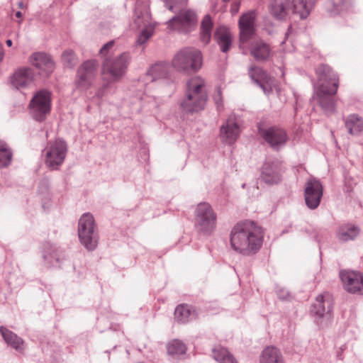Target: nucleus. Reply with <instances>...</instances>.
Instances as JSON below:
<instances>
[{"mask_svg": "<svg viewBox=\"0 0 363 363\" xmlns=\"http://www.w3.org/2000/svg\"><path fill=\"white\" fill-rule=\"evenodd\" d=\"M318 91H337L339 85L338 75L329 67L322 66L317 69Z\"/></svg>", "mask_w": 363, "mask_h": 363, "instance_id": "nucleus-15", "label": "nucleus"}, {"mask_svg": "<svg viewBox=\"0 0 363 363\" xmlns=\"http://www.w3.org/2000/svg\"><path fill=\"white\" fill-rule=\"evenodd\" d=\"M212 27L211 18L209 15H206L201 21V39L205 44L208 43L211 40Z\"/></svg>", "mask_w": 363, "mask_h": 363, "instance_id": "nucleus-36", "label": "nucleus"}, {"mask_svg": "<svg viewBox=\"0 0 363 363\" xmlns=\"http://www.w3.org/2000/svg\"><path fill=\"white\" fill-rule=\"evenodd\" d=\"M12 152L7 144L0 140V168L7 167L11 162Z\"/></svg>", "mask_w": 363, "mask_h": 363, "instance_id": "nucleus-37", "label": "nucleus"}, {"mask_svg": "<svg viewBox=\"0 0 363 363\" xmlns=\"http://www.w3.org/2000/svg\"><path fill=\"white\" fill-rule=\"evenodd\" d=\"M259 363H283L281 354L275 347H267L262 352Z\"/></svg>", "mask_w": 363, "mask_h": 363, "instance_id": "nucleus-31", "label": "nucleus"}, {"mask_svg": "<svg viewBox=\"0 0 363 363\" xmlns=\"http://www.w3.org/2000/svg\"><path fill=\"white\" fill-rule=\"evenodd\" d=\"M50 92H35L28 104L30 116L38 122H43L51 111Z\"/></svg>", "mask_w": 363, "mask_h": 363, "instance_id": "nucleus-7", "label": "nucleus"}, {"mask_svg": "<svg viewBox=\"0 0 363 363\" xmlns=\"http://www.w3.org/2000/svg\"><path fill=\"white\" fill-rule=\"evenodd\" d=\"M249 75L264 91L272 90L275 88L274 79L261 67H251L249 69Z\"/></svg>", "mask_w": 363, "mask_h": 363, "instance_id": "nucleus-21", "label": "nucleus"}, {"mask_svg": "<svg viewBox=\"0 0 363 363\" xmlns=\"http://www.w3.org/2000/svg\"><path fill=\"white\" fill-rule=\"evenodd\" d=\"M207 100L206 92H187L181 101L180 108L184 113H194L203 110Z\"/></svg>", "mask_w": 363, "mask_h": 363, "instance_id": "nucleus-12", "label": "nucleus"}, {"mask_svg": "<svg viewBox=\"0 0 363 363\" xmlns=\"http://www.w3.org/2000/svg\"><path fill=\"white\" fill-rule=\"evenodd\" d=\"M333 310V301L329 294L325 293L318 296L312 306L311 313L316 318L330 316Z\"/></svg>", "mask_w": 363, "mask_h": 363, "instance_id": "nucleus-20", "label": "nucleus"}, {"mask_svg": "<svg viewBox=\"0 0 363 363\" xmlns=\"http://www.w3.org/2000/svg\"><path fill=\"white\" fill-rule=\"evenodd\" d=\"M282 167L278 160H267L264 162L260 178L267 184H276L281 180Z\"/></svg>", "mask_w": 363, "mask_h": 363, "instance_id": "nucleus-13", "label": "nucleus"}, {"mask_svg": "<svg viewBox=\"0 0 363 363\" xmlns=\"http://www.w3.org/2000/svg\"><path fill=\"white\" fill-rule=\"evenodd\" d=\"M18 6L20 9H24L25 8V6H24V4L23 2H19L18 3Z\"/></svg>", "mask_w": 363, "mask_h": 363, "instance_id": "nucleus-49", "label": "nucleus"}, {"mask_svg": "<svg viewBox=\"0 0 363 363\" xmlns=\"http://www.w3.org/2000/svg\"><path fill=\"white\" fill-rule=\"evenodd\" d=\"M315 3V0H293L291 10L301 19L306 18L313 9Z\"/></svg>", "mask_w": 363, "mask_h": 363, "instance_id": "nucleus-27", "label": "nucleus"}, {"mask_svg": "<svg viewBox=\"0 0 363 363\" xmlns=\"http://www.w3.org/2000/svg\"><path fill=\"white\" fill-rule=\"evenodd\" d=\"M6 45L9 46V47H11L12 45V40H7L6 42Z\"/></svg>", "mask_w": 363, "mask_h": 363, "instance_id": "nucleus-48", "label": "nucleus"}, {"mask_svg": "<svg viewBox=\"0 0 363 363\" xmlns=\"http://www.w3.org/2000/svg\"><path fill=\"white\" fill-rule=\"evenodd\" d=\"M167 74V66L164 64H156L150 67L149 69L147 77L150 78L152 82L157 80H162L163 84L167 82L165 77Z\"/></svg>", "mask_w": 363, "mask_h": 363, "instance_id": "nucleus-32", "label": "nucleus"}, {"mask_svg": "<svg viewBox=\"0 0 363 363\" xmlns=\"http://www.w3.org/2000/svg\"><path fill=\"white\" fill-rule=\"evenodd\" d=\"M250 52L257 60H266L271 55V48L263 41H255L251 45Z\"/></svg>", "mask_w": 363, "mask_h": 363, "instance_id": "nucleus-29", "label": "nucleus"}, {"mask_svg": "<svg viewBox=\"0 0 363 363\" xmlns=\"http://www.w3.org/2000/svg\"><path fill=\"white\" fill-rule=\"evenodd\" d=\"M189 91H200L206 88V83L201 77L196 76L191 78L186 83Z\"/></svg>", "mask_w": 363, "mask_h": 363, "instance_id": "nucleus-38", "label": "nucleus"}, {"mask_svg": "<svg viewBox=\"0 0 363 363\" xmlns=\"http://www.w3.org/2000/svg\"><path fill=\"white\" fill-rule=\"evenodd\" d=\"M175 319L182 323H185L196 317L195 311L188 305L178 306L174 311Z\"/></svg>", "mask_w": 363, "mask_h": 363, "instance_id": "nucleus-34", "label": "nucleus"}, {"mask_svg": "<svg viewBox=\"0 0 363 363\" xmlns=\"http://www.w3.org/2000/svg\"><path fill=\"white\" fill-rule=\"evenodd\" d=\"M52 257V255L48 256V255H44V259H46V260H48L50 263L52 264V262H52V260L50 259V257Z\"/></svg>", "mask_w": 363, "mask_h": 363, "instance_id": "nucleus-46", "label": "nucleus"}, {"mask_svg": "<svg viewBox=\"0 0 363 363\" xmlns=\"http://www.w3.org/2000/svg\"><path fill=\"white\" fill-rule=\"evenodd\" d=\"M55 260H56V262H59V258H58V257H56V258H55Z\"/></svg>", "mask_w": 363, "mask_h": 363, "instance_id": "nucleus-50", "label": "nucleus"}, {"mask_svg": "<svg viewBox=\"0 0 363 363\" xmlns=\"http://www.w3.org/2000/svg\"><path fill=\"white\" fill-rule=\"evenodd\" d=\"M171 30L183 33L191 32L196 25V16L191 9L182 10L167 23Z\"/></svg>", "mask_w": 363, "mask_h": 363, "instance_id": "nucleus-8", "label": "nucleus"}, {"mask_svg": "<svg viewBox=\"0 0 363 363\" xmlns=\"http://www.w3.org/2000/svg\"><path fill=\"white\" fill-rule=\"evenodd\" d=\"M164 2L167 9L173 11L174 9L186 5L188 0H164Z\"/></svg>", "mask_w": 363, "mask_h": 363, "instance_id": "nucleus-40", "label": "nucleus"}, {"mask_svg": "<svg viewBox=\"0 0 363 363\" xmlns=\"http://www.w3.org/2000/svg\"><path fill=\"white\" fill-rule=\"evenodd\" d=\"M337 92H314L313 99L317 101L322 109L327 113H333L335 108Z\"/></svg>", "mask_w": 363, "mask_h": 363, "instance_id": "nucleus-22", "label": "nucleus"}, {"mask_svg": "<svg viewBox=\"0 0 363 363\" xmlns=\"http://www.w3.org/2000/svg\"><path fill=\"white\" fill-rule=\"evenodd\" d=\"M263 239L262 228L250 220L237 223L230 235L232 249L245 256L255 255L262 247Z\"/></svg>", "mask_w": 363, "mask_h": 363, "instance_id": "nucleus-1", "label": "nucleus"}, {"mask_svg": "<svg viewBox=\"0 0 363 363\" xmlns=\"http://www.w3.org/2000/svg\"><path fill=\"white\" fill-rule=\"evenodd\" d=\"M340 277L347 291L363 295V274L355 272H341Z\"/></svg>", "mask_w": 363, "mask_h": 363, "instance_id": "nucleus-16", "label": "nucleus"}, {"mask_svg": "<svg viewBox=\"0 0 363 363\" xmlns=\"http://www.w3.org/2000/svg\"><path fill=\"white\" fill-rule=\"evenodd\" d=\"M4 56V51L3 45L1 43H0V62H1L3 60Z\"/></svg>", "mask_w": 363, "mask_h": 363, "instance_id": "nucleus-45", "label": "nucleus"}, {"mask_svg": "<svg viewBox=\"0 0 363 363\" xmlns=\"http://www.w3.org/2000/svg\"><path fill=\"white\" fill-rule=\"evenodd\" d=\"M213 98L216 103L218 105V107H219V101L221 100V92H216L215 95L213 96Z\"/></svg>", "mask_w": 363, "mask_h": 363, "instance_id": "nucleus-44", "label": "nucleus"}, {"mask_svg": "<svg viewBox=\"0 0 363 363\" xmlns=\"http://www.w3.org/2000/svg\"><path fill=\"white\" fill-rule=\"evenodd\" d=\"M240 9V2L235 1L232 4L230 7V12L233 15L236 14Z\"/></svg>", "mask_w": 363, "mask_h": 363, "instance_id": "nucleus-42", "label": "nucleus"}, {"mask_svg": "<svg viewBox=\"0 0 363 363\" xmlns=\"http://www.w3.org/2000/svg\"><path fill=\"white\" fill-rule=\"evenodd\" d=\"M129 62L130 56L126 52L120 54L117 57H106L101 68V77L104 86H108L109 84L121 78L125 73Z\"/></svg>", "mask_w": 363, "mask_h": 363, "instance_id": "nucleus-2", "label": "nucleus"}, {"mask_svg": "<svg viewBox=\"0 0 363 363\" xmlns=\"http://www.w3.org/2000/svg\"><path fill=\"white\" fill-rule=\"evenodd\" d=\"M216 213L209 203L203 202L197 205L194 211V225L200 234L211 235L216 229Z\"/></svg>", "mask_w": 363, "mask_h": 363, "instance_id": "nucleus-5", "label": "nucleus"}, {"mask_svg": "<svg viewBox=\"0 0 363 363\" xmlns=\"http://www.w3.org/2000/svg\"><path fill=\"white\" fill-rule=\"evenodd\" d=\"M35 76L33 69L27 67H21L10 77V83L17 89H33L38 84Z\"/></svg>", "mask_w": 363, "mask_h": 363, "instance_id": "nucleus-11", "label": "nucleus"}, {"mask_svg": "<svg viewBox=\"0 0 363 363\" xmlns=\"http://www.w3.org/2000/svg\"><path fill=\"white\" fill-rule=\"evenodd\" d=\"M67 152L65 140L58 138L49 142L43 150L45 164L52 170L57 169L64 162Z\"/></svg>", "mask_w": 363, "mask_h": 363, "instance_id": "nucleus-6", "label": "nucleus"}, {"mask_svg": "<svg viewBox=\"0 0 363 363\" xmlns=\"http://www.w3.org/2000/svg\"><path fill=\"white\" fill-rule=\"evenodd\" d=\"M359 228L352 224L340 225L336 232V236L340 242H348L354 240L359 234Z\"/></svg>", "mask_w": 363, "mask_h": 363, "instance_id": "nucleus-26", "label": "nucleus"}, {"mask_svg": "<svg viewBox=\"0 0 363 363\" xmlns=\"http://www.w3.org/2000/svg\"><path fill=\"white\" fill-rule=\"evenodd\" d=\"M16 17L18 18H21L22 17V13L21 11H17L16 13Z\"/></svg>", "mask_w": 363, "mask_h": 363, "instance_id": "nucleus-47", "label": "nucleus"}, {"mask_svg": "<svg viewBox=\"0 0 363 363\" xmlns=\"http://www.w3.org/2000/svg\"><path fill=\"white\" fill-rule=\"evenodd\" d=\"M213 357L219 363H238L233 355L224 347L213 349Z\"/></svg>", "mask_w": 363, "mask_h": 363, "instance_id": "nucleus-35", "label": "nucleus"}, {"mask_svg": "<svg viewBox=\"0 0 363 363\" xmlns=\"http://www.w3.org/2000/svg\"><path fill=\"white\" fill-rule=\"evenodd\" d=\"M135 23L138 27L144 26L140 35L138 38V43L140 45L145 43L153 34L155 26L149 22V16L146 15L142 18L138 17L135 20Z\"/></svg>", "mask_w": 363, "mask_h": 363, "instance_id": "nucleus-25", "label": "nucleus"}, {"mask_svg": "<svg viewBox=\"0 0 363 363\" xmlns=\"http://www.w3.org/2000/svg\"><path fill=\"white\" fill-rule=\"evenodd\" d=\"M167 354L173 358H180L186 352V345L181 340L174 339L167 345Z\"/></svg>", "mask_w": 363, "mask_h": 363, "instance_id": "nucleus-33", "label": "nucleus"}, {"mask_svg": "<svg viewBox=\"0 0 363 363\" xmlns=\"http://www.w3.org/2000/svg\"><path fill=\"white\" fill-rule=\"evenodd\" d=\"M30 64L39 70L40 74L49 76L55 68V62L51 56L45 52H35L30 57Z\"/></svg>", "mask_w": 363, "mask_h": 363, "instance_id": "nucleus-17", "label": "nucleus"}, {"mask_svg": "<svg viewBox=\"0 0 363 363\" xmlns=\"http://www.w3.org/2000/svg\"><path fill=\"white\" fill-rule=\"evenodd\" d=\"M98 68L95 60H88L84 62L78 69L75 79V86L79 89L91 88Z\"/></svg>", "mask_w": 363, "mask_h": 363, "instance_id": "nucleus-10", "label": "nucleus"}, {"mask_svg": "<svg viewBox=\"0 0 363 363\" xmlns=\"http://www.w3.org/2000/svg\"><path fill=\"white\" fill-rule=\"evenodd\" d=\"M78 237L80 243L89 251H93L98 245L99 234L94 216L84 213L78 222Z\"/></svg>", "mask_w": 363, "mask_h": 363, "instance_id": "nucleus-3", "label": "nucleus"}, {"mask_svg": "<svg viewBox=\"0 0 363 363\" xmlns=\"http://www.w3.org/2000/svg\"><path fill=\"white\" fill-rule=\"evenodd\" d=\"M240 128L238 119L235 114H231L227 119L226 123L220 127V138L228 144L233 143L239 137Z\"/></svg>", "mask_w": 363, "mask_h": 363, "instance_id": "nucleus-18", "label": "nucleus"}, {"mask_svg": "<svg viewBox=\"0 0 363 363\" xmlns=\"http://www.w3.org/2000/svg\"><path fill=\"white\" fill-rule=\"evenodd\" d=\"M277 295H278L279 298L282 300L286 299L289 296L288 292H286L282 289L277 291Z\"/></svg>", "mask_w": 363, "mask_h": 363, "instance_id": "nucleus-43", "label": "nucleus"}, {"mask_svg": "<svg viewBox=\"0 0 363 363\" xmlns=\"http://www.w3.org/2000/svg\"><path fill=\"white\" fill-rule=\"evenodd\" d=\"M255 18L254 12H248L243 14L239 20L240 42V46H244L255 33Z\"/></svg>", "mask_w": 363, "mask_h": 363, "instance_id": "nucleus-19", "label": "nucleus"}, {"mask_svg": "<svg viewBox=\"0 0 363 363\" xmlns=\"http://www.w3.org/2000/svg\"><path fill=\"white\" fill-rule=\"evenodd\" d=\"M62 61L66 67L72 68L77 63V58L72 50H67L62 54Z\"/></svg>", "mask_w": 363, "mask_h": 363, "instance_id": "nucleus-39", "label": "nucleus"}, {"mask_svg": "<svg viewBox=\"0 0 363 363\" xmlns=\"http://www.w3.org/2000/svg\"><path fill=\"white\" fill-rule=\"evenodd\" d=\"M259 135L272 147L278 150L285 145L288 140V135L284 129L279 126H272L267 128L258 125Z\"/></svg>", "mask_w": 363, "mask_h": 363, "instance_id": "nucleus-9", "label": "nucleus"}, {"mask_svg": "<svg viewBox=\"0 0 363 363\" xmlns=\"http://www.w3.org/2000/svg\"><path fill=\"white\" fill-rule=\"evenodd\" d=\"M291 0H271L269 4L270 13L277 19H284L291 10Z\"/></svg>", "mask_w": 363, "mask_h": 363, "instance_id": "nucleus-23", "label": "nucleus"}, {"mask_svg": "<svg viewBox=\"0 0 363 363\" xmlns=\"http://www.w3.org/2000/svg\"><path fill=\"white\" fill-rule=\"evenodd\" d=\"M215 38L223 52L228 51L232 43V35L227 28L223 26L218 28L215 32Z\"/></svg>", "mask_w": 363, "mask_h": 363, "instance_id": "nucleus-28", "label": "nucleus"}, {"mask_svg": "<svg viewBox=\"0 0 363 363\" xmlns=\"http://www.w3.org/2000/svg\"><path fill=\"white\" fill-rule=\"evenodd\" d=\"M114 44V41H110L105 44L103 48L100 50V54L102 55H106L109 53Z\"/></svg>", "mask_w": 363, "mask_h": 363, "instance_id": "nucleus-41", "label": "nucleus"}, {"mask_svg": "<svg viewBox=\"0 0 363 363\" xmlns=\"http://www.w3.org/2000/svg\"><path fill=\"white\" fill-rule=\"evenodd\" d=\"M224 1H228L229 0H223Z\"/></svg>", "mask_w": 363, "mask_h": 363, "instance_id": "nucleus-51", "label": "nucleus"}, {"mask_svg": "<svg viewBox=\"0 0 363 363\" xmlns=\"http://www.w3.org/2000/svg\"><path fill=\"white\" fill-rule=\"evenodd\" d=\"M0 333L6 343L18 352L24 350V341L13 331L6 327L0 326Z\"/></svg>", "mask_w": 363, "mask_h": 363, "instance_id": "nucleus-24", "label": "nucleus"}, {"mask_svg": "<svg viewBox=\"0 0 363 363\" xmlns=\"http://www.w3.org/2000/svg\"><path fill=\"white\" fill-rule=\"evenodd\" d=\"M202 54L194 48H184L178 51L172 59V66L179 71L197 72L202 66Z\"/></svg>", "mask_w": 363, "mask_h": 363, "instance_id": "nucleus-4", "label": "nucleus"}, {"mask_svg": "<svg viewBox=\"0 0 363 363\" xmlns=\"http://www.w3.org/2000/svg\"><path fill=\"white\" fill-rule=\"evenodd\" d=\"M345 124L348 133L352 135H358L363 131V119L357 114L349 115Z\"/></svg>", "mask_w": 363, "mask_h": 363, "instance_id": "nucleus-30", "label": "nucleus"}, {"mask_svg": "<svg viewBox=\"0 0 363 363\" xmlns=\"http://www.w3.org/2000/svg\"><path fill=\"white\" fill-rule=\"evenodd\" d=\"M323 196V186L320 182L314 178L307 181L305 186L304 197L306 206L310 209H315L320 203Z\"/></svg>", "mask_w": 363, "mask_h": 363, "instance_id": "nucleus-14", "label": "nucleus"}]
</instances>
